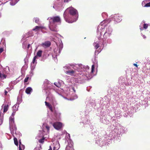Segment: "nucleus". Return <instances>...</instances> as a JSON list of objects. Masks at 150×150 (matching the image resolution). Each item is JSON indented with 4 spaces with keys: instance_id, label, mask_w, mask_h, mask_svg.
Returning a JSON list of instances; mask_svg holds the SVG:
<instances>
[{
    "instance_id": "36",
    "label": "nucleus",
    "mask_w": 150,
    "mask_h": 150,
    "mask_svg": "<svg viewBox=\"0 0 150 150\" xmlns=\"http://www.w3.org/2000/svg\"><path fill=\"white\" fill-rule=\"evenodd\" d=\"M30 44H28V46H27V47H28V49H29V47H30Z\"/></svg>"
},
{
    "instance_id": "1",
    "label": "nucleus",
    "mask_w": 150,
    "mask_h": 150,
    "mask_svg": "<svg viewBox=\"0 0 150 150\" xmlns=\"http://www.w3.org/2000/svg\"><path fill=\"white\" fill-rule=\"evenodd\" d=\"M64 17L65 21L69 23L76 21L78 18L77 11L73 8H68L65 11Z\"/></svg>"
},
{
    "instance_id": "33",
    "label": "nucleus",
    "mask_w": 150,
    "mask_h": 150,
    "mask_svg": "<svg viewBox=\"0 0 150 150\" xmlns=\"http://www.w3.org/2000/svg\"><path fill=\"white\" fill-rule=\"evenodd\" d=\"M133 65L135 66L136 67H138V66L137 65V64H133Z\"/></svg>"
},
{
    "instance_id": "39",
    "label": "nucleus",
    "mask_w": 150,
    "mask_h": 150,
    "mask_svg": "<svg viewBox=\"0 0 150 150\" xmlns=\"http://www.w3.org/2000/svg\"><path fill=\"white\" fill-rule=\"evenodd\" d=\"M72 89H73V90L74 91V92H76V91H75V90H74V87H73V88H72Z\"/></svg>"
},
{
    "instance_id": "21",
    "label": "nucleus",
    "mask_w": 150,
    "mask_h": 150,
    "mask_svg": "<svg viewBox=\"0 0 150 150\" xmlns=\"http://www.w3.org/2000/svg\"><path fill=\"white\" fill-rule=\"evenodd\" d=\"M54 84L58 87H60L61 86L60 84L59 83H54Z\"/></svg>"
},
{
    "instance_id": "3",
    "label": "nucleus",
    "mask_w": 150,
    "mask_h": 150,
    "mask_svg": "<svg viewBox=\"0 0 150 150\" xmlns=\"http://www.w3.org/2000/svg\"><path fill=\"white\" fill-rule=\"evenodd\" d=\"M53 126L55 129L59 130L62 128V124L59 122H56L53 123Z\"/></svg>"
},
{
    "instance_id": "8",
    "label": "nucleus",
    "mask_w": 150,
    "mask_h": 150,
    "mask_svg": "<svg viewBox=\"0 0 150 150\" xmlns=\"http://www.w3.org/2000/svg\"><path fill=\"white\" fill-rule=\"evenodd\" d=\"M75 72V71L73 70H69L66 72V74H68L71 76H73Z\"/></svg>"
},
{
    "instance_id": "13",
    "label": "nucleus",
    "mask_w": 150,
    "mask_h": 150,
    "mask_svg": "<svg viewBox=\"0 0 150 150\" xmlns=\"http://www.w3.org/2000/svg\"><path fill=\"white\" fill-rule=\"evenodd\" d=\"M9 108V105H5L4 108V112H6L8 110Z\"/></svg>"
},
{
    "instance_id": "38",
    "label": "nucleus",
    "mask_w": 150,
    "mask_h": 150,
    "mask_svg": "<svg viewBox=\"0 0 150 150\" xmlns=\"http://www.w3.org/2000/svg\"><path fill=\"white\" fill-rule=\"evenodd\" d=\"M48 150H52V148L51 146H50V149Z\"/></svg>"
},
{
    "instance_id": "32",
    "label": "nucleus",
    "mask_w": 150,
    "mask_h": 150,
    "mask_svg": "<svg viewBox=\"0 0 150 150\" xmlns=\"http://www.w3.org/2000/svg\"><path fill=\"white\" fill-rule=\"evenodd\" d=\"M3 48H0V53H1L3 52Z\"/></svg>"
},
{
    "instance_id": "9",
    "label": "nucleus",
    "mask_w": 150,
    "mask_h": 150,
    "mask_svg": "<svg viewBox=\"0 0 150 150\" xmlns=\"http://www.w3.org/2000/svg\"><path fill=\"white\" fill-rule=\"evenodd\" d=\"M45 103L46 105L48 107L50 110L51 111H52V105L50 104L49 103L47 102L46 101L45 102Z\"/></svg>"
},
{
    "instance_id": "30",
    "label": "nucleus",
    "mask_w": 150,
    "mask_h": 150,
    "mask_svg": "<svg viewBox=\"0 0 150 150\" xmlns=\"http://www.w3.org/2000/svg\"><path fill=\"white\" fill-rule=\"evenodd\" d=\"M35 60H36L35 59V58H33V61H32L33 64H34L35 63Z\"/></svg>"
},
{
    "instance_id": "10",
    "label": "nucleus",
    "mask_w": 150,
    "mask_h": 150,
    "mask_svg": "<svg viewBox=\"0 0 150 150\" xmlns=\"http://www.w3.org/2000/svg\"><path fill=\"white\" fill-rule=\"evenodd\" d=\"M32 91V89L30 87L27 88L25 90V92L28 94H30V92Z\"/></svg>"
},
{
    "instance_id": "7",
    "label": "nucleus",
    "mask_w": 150,
    "mask_h": 150,
    "mask_svg": "<svg viewBox=\"0 0 150 150\" xmlns=\"http://www.w3.org/2000/svg\"><path fill=\"white\" fill-rule=\"evenodd\" d=\"M51 45V43L50 41H47L44 43H42L41 45L45 48L48 47H49Z\"/></svg>"
},
{
    "instance_id": "40",
    "label": "nucleus",
    "mask_w": 150,
    "mask_h": 150,
    "mask_svg": "<svg viewBox=\"0 0 150 150\" xmlns=\"http://www.w3.org/2000/svg\"><path fill=\"white\" fill-rule=\"evenodd\" d=\"M40 30H41V31H42V32L43 33H44V31L42 30V29H41Z\"/></svg>"
},
{
    "instance_id": "25",
    "label": "nucleus",
    "mask_w": 150,
    "mask_h": 150,
    "mask_svg": "<svg viewBox=\"0 0 150 150\" xmlns=\"http://www.w3.org/2000/svg\"><path fill=\"white\" fill-rule=\"evenodd\" d=\"M19 145H21V146H22V147L23 148H25L24 146V145H23L21 144V140H19Z\"/></svg>"
},
{
    "instance_id": "29",
    "label": "nucleus",
    "mask_w": 150,
    "mask_h": 150,
    "mask_svg": "<svg viewBox=\"0 0 150 150\" xmlns=\"http://www.w3.org/2000/svg\"><path fill=\"white\" fill-rule=\"evenodd\" d=\"M46 128L47 129L48 131H49V130L50 127L46 125Z\"/></svg>"
},
{
    "instance_id": "35",
    "label": "nucleus",
    "mask_w": 150,
    "mask_h": 150,
    "mask_svg": "<svg viewBox=\"0 0 150 150\" xmlns=\"http://www.w3.org/2000/svg\"><path fill=\"white\" fill-rule=\"evenodd\" d=\"M38 56H37V55L35 56L33 58H35V59H36L37 58Z\"/></svg>"
},
{
    "instance_id": "15",
    "label": "nucleus",
    "mask_w": 150,
    "mask_h": 150,
    "mask_svg": "<svg viewBox=\"0 0 150 150\" xmlns=\"http://www.w3.org/2000/svg\"><path fill=\"white\" fill-rule=\"evenodd\" d=\"M42 51L41 50H39L37 53V56H38V57H40L41 56L42 54Z\"/></svg>"
},
{
    "instance_id": "41",
    "label": "nucleus",
    "mask_w": 150,
    "mask_h": 150,
    "mask_svg": "<svg viewBox=\"0 0 150 150\" xmlns=\"http://www.w3.org/2000/svg\"><path fill=\"white\" fill-rule=\"evenodd\" d=\"M70 149H71V150H74L73 149H72V148H71Z\"/></svg>"
},
{
    "instance_id": "37",
    "label": "nucleus",
    "mask_w": 150,
    "mask_h": 150,
    "mask_svg": "<svg viewBox=\"0 0 150 150\" xmlns=\"http://www.w3.org/2000/svg\"><path fill=\"white\" fill-rule=\"evenodd\" d=\"M15 113V112H13L12 114V116L14 115Z\"/></svg>"
},
{
    "instance_id": "31",
    "label": "nucleus",
    "mask_w": 150,
    "mask_h": 150,
    "mask_svg": "<svg viewBox=\"0 0 150 150\" xmlns=\"http://www.w3.org/2000/svg\"><path fill=\"white\" fill-rule=\"evenodd\" d=\"M16 127H14V129L12 131H13V132H14V131H15V132H16Z\"/></svg>"
},
{
    "instance_id": "4",
    "label": "nucleus",
    "mask_w": 150,
    "mask_h": 150,
    "mask_svg": "<svg viewBox=\"0 0 150 150\" xmlns=\"http://www.w3.org/2000/svg\"><path fill=\"white\" fill-rule=\"evenodd\" d=\"M50 19L52 20L53 23H61V20L60 17L59 16H54L50 18Z\"/></svg>"
},
{
    "instance_id": "2",
    "label": "nucleus",
    "mask_w": 150,
    "mask_h": 150,
    "mask_svg": "<svg viewBox=\"0 0 150 150\" xmlns=\"http://www.w3.org/2000/svg\"><path fill=\"white\" fill-rule=\"evenodd\" d=\"M112 32V29L110 28H108L106 29V31L104 34L103 36L104 38H107L110 36L111 35Z\"/></svg>"
},
{
    "instance_id": "5",
    "label": "nucleus",
    "mask_w": 150,
    "mask_h": 150,
    "mask_svg": "<svg viewBox=\"0 0 150 150\" xmlns=\"http://www.w3.org/2000/svg\"><path fill=\"white\" fill-rule=\"evenodd\" d=\"M113 19L115 21L117 22H119L122 20L121 16L118 14L114 15Z\"/></svg>"
},
{
    "instance_id": "12",
    "label": "nucleus",
    "mask_w": 150,
    "mask_h": 150,
    "mask_svg": "<svg viewBox=\"0 0 150 150\" xmlns=\"http://www.w3.org/2000/svg\"><path fill=\"white\" fill-rule=\"evenodd\" d=\"M59 147V144L58 143L56 144L53 147V150H58Z\"/></svg>"
},
{
    "instance_id": "16",
    "label": "nucleus",
    "mask_w": 150,
    "mask_h": 150,
    "mask_svg": "<svg viewBox=\"0 0 150 150\" xmlns=\"http://www.w3.org/2000/svg\"><path fill=\"white\" fill-rule=\"evenodd\" d=\"M93 44L94 45H95L94 47L95 49H97L98 48L100 47V44L98 43H94Z\"/></svg>"
},
{
    "instance_id": "28",
    "label": "nucleus",
    "mask_w": 150,
    "mask_h": 150,
    "mask_svg": "<svg viewBox=\"0 0 150 150\" xmlns=\"http://www.w3.org/2000/svg\"><path fill=\"white\" fill-rule=\"evenodd\" d=\"M10 121L11 122H14V120H13V118L12 117H10Z\"/></svg>"
},
{
    "instance_id": "42",
    "label": "nucleus",
    "mask_w": 150,
    "mask_h": 150,
    "mask_svg": "<svg viewBox=\"0 0 150 150\" xmlns=\"http://www.w3.org/2000/svg\"><path fill=\"white\" fill-rule=\"evenodd\" d=\"M108 33H107V35H108Z\"/></svg>"
},
{
    "instance_id": "18",
    "label": "nucleus",
    "mask_w": 150,
    "mask_h": 150,
    "mask_svg": "<svg viewBox=\"0 0 150 150\" xmlns=\"http://www.w3.org/2000/svg\"><path fill=\"white\" fill-rule=\"evenodd\" d=\"M28 34L29 35V36H33L34 35L32 31H30L29 32Z\"/></svg>"
},
{
    "instance_id": "23",
    "label": "nucleus",
    "mask_w": 150,
    "mask_h": 150,
    "mask_svg": "<svg viewBox=\"0 0 150 150\" xmlns=\"http://www.w3.org/2000/svg\"><path fill=\"white\" fill-rule=\"evenodd\" d=\"M144 6L145 7H150V2L146 4Z\"/></svg>"
},
{
    "instance_id": "20",
    "label": "nucleus",
    "mask_w": 150,
    "mask_h": 150,
    "mask_svg": "<svg viewBox=\"0 0 150 150\" xmlns=\"http://www.w3.org/2000/svg\"><path fill=\"white\" fill-rule=\"evenodd\" d=\"M148 24L145 23L143 25V28H144L146 29L148 28Z\"/></svg>"
},
{
    "instance_id": "22",
    "label": "nucleus",
    "mask_w": 150,
    "mask_h": 150,
    "mask_svg": "<svg viewBox=\"0 0 150 150\" xmlns=\"http://www.w3.org/2000/svg\"><path fill=\"white\" fill-rule=\"evenodd\" d=\"M94 65H93L92 66V67H91V73H93V71H94Z\"/></svg>"
},
{
    "instance_id": "34",
    "label": "nucleus",
    "mask_w": 150,
    "mask_h": 150,
    "mask_svg": "<svg viewBox=\"0 0 150 150\" xmlns=\"http://www.w3.org/2000/svg\"><path fill=\"white\" fill-rule=\"evenodd\" d=\"M4 93H5V95H7V93H8V92H7V91H6L5 90V92Z\"/></svg>"
},
{
    "instance_id": "6",
    "label": "nucleus",
    "mask_w": 150,
    "mask_h": 150,
    "mask_svg": "<svg viewBox=\"0 0 150 150\" xmlns=\"http://www.w3.org/2000/svg\"><path fill=\"white\" fill-rule=\"evenodd\" d=\"M41 29H44L46 30V28L45 27L43 26H36L32 30L34 31L35 32H38V31L40 30Z\"/></svg>"
},
{
    "instance_id": "14",
    "label": "nucleus",
    "mask_w": 150,
    "mask_h": 150,
    "mask_svg": "<svg viewBox=\"0 0 150 150\" xmlns=\"http://www.w3.org/2000/svg\"><path fill=\"white\" fill-rule=\"evenodd\" d=\"M7 76L4 74H1L0 72V77L1 79H6V77Z\"/></svg>"
},
{
    "instance_id": "24",
    "label": "nucleus",
    "mask_w": 150,
    "mask_h": 150,
    "mask_svg": "<svg viewBox=\"0 0 150 150\" xmlns=\"http://www.w3.org/2000/svg\"><path fill=\"white\" fill-rule=\"evenodd\" d=\"M35 22L37 23L39 21V19L38 18H35Z\"/></svg>"
},
{
    "instance_id": "11",
    "label": "nucleus",
    "mask_w": 150,
    "mask_h": 150,
    "mask_svg": "<svg viewBox=\"0 0 150 150\" xmlns=\"http://www.w3.org/2000/svg\"><path fill=\"white\" fill-rule=\"evenodd\" d=\"M9 1L10 4L11 6L14 5L17 3L16 0H10Z\"/></svg>"
},
{
    "instance_id": "27",
    "label": "nucleus",
    "mask_w": 150,
    "mask_h": 150,
    "mask_svg": "<svg viewBox=\"0 0 150 150\" xmlns=\"http://www.w3.org/2000/svg\"><path fill=\"white\" fill-rule=\"evenodd\" d=\"M23 148V149H24V148H23L22 147V146H21L20 145H19V150H22V148Z\"/></svg>"
},
{
    "instance_id": "19",
    "label": "nucleus",
    "mask_w": 150,
    "mask_h": 150,
    "mask_svg": "<svg viewBox=\"0 0 150 150\" xmlns=\"http://www.w3.org/2000/svg\"><path fill=\"white\" fill-rule=\"evenodd\" d=\"M44 138H43L42 139H39L38 141L40 143H43L44 142Z\"/></svg>"
},
{
    "instance_id": "17",
    "label": "nucleus",
    "mask_w": 150,
    "mask_h": 150,
    "mask_svg": "<svg viewBox=\"0 0 150 150\" xmlns=\"http://www.w3.org/2000/svg\"><path fill=\"white\" fill-rule=\"evenodd\" d=\"M13 139L15 144L17 146H18V142L17 141V139L16 138L14 137Z\"/></svg>"
},
{
    "instance_id": "26",
    "label": "nucleus",
    "mask_w": 150,
    "mask_h": 150,
    "mask_svg": "<svg viewBox=\"0 0 150 150\" xmlns=\"http://www.w3.org/2000/svg\"><path fill=\"white\" fill-rule=\"evenodd\" d=\"M29 79V77H26V78H25L24 80V82L25 83L27 82L28 80Z\"/></svg>"
}]
</instances>
